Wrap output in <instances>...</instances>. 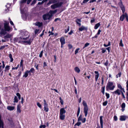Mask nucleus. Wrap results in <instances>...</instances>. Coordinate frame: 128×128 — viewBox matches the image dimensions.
Segmentation results:
<instances>
[{
	"label": "nucleus",
	"instance_id": "f257e3e1",
	"mask_svg": "<svg viewBox=\"0 0 128 128\" xmlns=\"http://www.w3.org/2000/svg\"><path fill=\"white\" fill-rule=\"evenodd\" d=\"M5 22L4 24V29L2 28L0 30V36L2 35H4L6 33V32H10L11 31L12 28L10 27L9 26V22H8L5 21Z\"/></svg>",
	"mask_w": 128,
	"mask_h": 128
},
{
	"label": "nucleus",
	"instance_id": "f03ea898",
	"mask_svg": "<svg viewBox=\"0 0 128 128\" xmlns=\"http://www.w3.org/2000/svg\"><path fill=\"white\" fill-rule=\"evenodd\" d=\"M65 108H62L60 110V118L61 120H64L65 118V114L66 112L65 110Z\"/></svg>",
	"mask_w": 128,
	"mask_h": 128
},
{
	"label": "nucleus",
	"instance_id": "7ed1b4c3",
	"mask_svg": "<svg viewBox=\"0 0 128 128\" xmlns=\"http://www.w3.org/2000/svg\"><path fill=\"white\" fill-rule=\"evenodd\" d=\"M115 87L113 85V82H108L106 86V90H113Z\"/></svg>",
	"mask_w": 128,
	"mask_h": 128
},
{
	"label": "nucleus",
	"instance_id": "20e7f679",
	"mask_svg": "<svg viewBox=\"0 0 128 128\" xmlns=\"http://www.w3.org/2000/svg\"><path fill=\"white\" fill-rule=\"evenodd\" d=\"M26 0H22V1L20 2V9L21 11V12L22 14H24V13H25L26 12V9L27 8H25L24 9H24H22V7L24 6V3H25Z\"/></svg>",
	"mask_w": 128,
	"mask_h": 128
},
{
	"label": "nucleus",
	"instance_id": "39448f33",
	"mask_svg": "<svg viewBox=\"0 0 128 128\" xmlns=\"http://www.w3.org/2000/svg\"><path fill=\"white\" fill-rule=\"evenodd\" d=\"M82 104L84 106V113L85 114V116L86 117L88 114V108L87 106L86 103L84 100L83 101Z\"/></svg>",
	"mask_w": 128,
	"mask_h": 128
},
{
	"label": "nucleus",
	"instance_id": "423d86ee",
	"mask_svg": "<svg viewBox=\"0 0 128 128\" xmlns=\"http://www.w3.org/2000/svg\"><path fill=\"white\" fill-rule=\"evenodd\" d=\"M63 4L62 2H60L56 3L52 5L51 6V7L52 9H54L55 8L60 7Z\"/></svg>",
	"mask_w": 128,
	"mask_h": 128
},
{
	"label": "nucleus",
	"instance_id": "0eeeda50",
	"mask_svg": "<svg viewBox=\"0 0 128 128\" xmlns=\"http://www.w3.org/2000/svg\"><path fill=\"white\" fill-rule=\"evenodd\" d=\"M52 16L49 14L44 15L43 16V18L44 20H46L47 19L49 20L51 18Z\"/></svg>",
	"mask_w": 128,
	"mask_h": 128
},
{
	"label": "nucleus",
	"instance_id": "6e6552de",
	"mask_svg": "<svg viewBox=\"0 0 128 128\" xmlns=\"http://www.w3.org/2000/svg\"><path fill=\"white\" fill-rule=\"evenodd\" d=\"M119 4L120 8H121L123 13H124L125 11V8L124 6L122 4V2L121 1L119 3Z\"/></svg>",
	"mask_w": 128,
	"mask_h": 128
},
{
	"label": "nucleus",
	"instance_id": "1a4fd4ad",
	"mask_svg": "<svg viewBox=\"0 0 128 128\" xmlns=\"http://www.w3.org/2000/svg\"><path fill=\"white\" fill-rule=\"evenodd\" d=\"M29 36H28V37H26V38L25 37H20L19 38V43H21L22 42H23L24 41H23L24 40H26L28 39V38Z\"/></svg>",
	"mask_w": 128,
	"mask_h": 128
},
{
	"label": "nucleus",
	"instance_id": "9d476101",
	"mask_svg": "<svg viewBox=\"0 0 128 128\" xmlns=\"http://www.w3.org/2000/svg\"><path fill=\"white\" fill-rule=\"evenodd\" d=\"M122 91L119 89H117L116 90L112 92L113 94H117L118 95L120 94L121 92Z\"/></svg>",
	"mask_w": 128,
	"mask_h": 128
},
{
	"label": "nucleus",
	"instance_id": "9b49d317",
	"mask_svg": "<svg viewBox=\"0 0 128 128\" xmlns=\"http://www.w3.org/2000/svg\"><path fill=\"white\" fill-rule=\"evenodd\" d=\"M4 123L1 119V116L0 115V128H4Z\"/></svg>",
	"mask_w": 128,
	"mask_h": 128
},
{
	"label": "nucleus",
	"instance_id": "f8f14e48",
	"mask_svg": "<svg viewBox=\"0 0 128 128\" xmlns=\"http://www.w3.org/2000/svg\"><path fill=\"white\" fill-rule=\"evenodd\" d=\"M95 74H96L95 75V80L96 82L98 80V78L99 76V74L98 72L96 71H94Z\"/></svg>",
	"mask_w": 128,
	"mask_h": 128
},
{
	"label": "nucleus",
	"instance_id": "ddd939ff",
	"mask_svg": "<svg viewBox=\"0 0 128 128\" xmlns=\"http://www.w3.org/2000/svg\"><path fill=\"white\" fill-rule=\"evenodd\" d=\"M11 36V35L10 34H7L6 35V36L4 37V38L5 40L7 41H8V38H10Z\"/></svg>",
	"mask_w": 128,
	"mask_h": 128
},
{
	"label": "nucleus",
	"instance_id": "4468645a",
	"mask_svg": "<svg viewBox=\"0 0 128 128\" xmlns=\"http://www.w3.org/2000/svg\"><path fill=\"white\" fill-rule=\"evenodd\" d=\"M60 41L61 42V44L63 45L65 44V40L64 37H61L60 40Z\"/></svg>",
	"mask_w": 128,
	"mask_h": 128
},
{
	"label": "nucleus",
	"instance_id": "2eb2a0df",
	"mask_svg": "<svg viewBox=\"0 0 128 128\" xmlns=\"http://www.w3.org/2000/svg\"><path fill=\"white\" fill-rule=\"evenodd\" d=\"M100 123L101 128H103V122L102 120V116H101L100 117Z\"/></svg>",
	"mask_w": 128,
	"mask_h": 128
},
{
	"label": "nucleus",
	"instance_id": "dca6fc26",
	"mask_svg": "<svg viewBox=\"0 0 128 128\" xmlns=\"http://www.w3.org/2000/svg\"><path fill=\"white\" fill-rule=\"evenodd\" d=\"M126 116H120V120L124 121L126 118Z\"/></svg>",
	"mask_w": 128,
	"mask_h": 128
},
{
	"label": "nucleus",
	"instance_id": "f3484780",
	"mask_svg": "<svg viewBox=\"0 0 128 128\" xmlns=\"http://www.w3.org/2000/svg\"><path fill=\"white\" fill-rule=\"evenodd\" d=\"M87 28L83 26H82L79 28V30L80 31H82L84 30H87Z\"/></svg>",
	"mask_w": 128,
	"mask_h": 128
},
{
	"label": "nucleus",
	"instance_id": "a211bd4d",
	"mask_svg": "<svg viewBox=\"0 0 128 128\" xmlns=\"http://www.w3.org/2000/svg\"><path fill=\"white\" fill-rule=\"evenodd\" d=\"M118 87L120 89V90L122 91H123L124 92H125L124 89L122 88L121 85L120 84H118Z\"/></svg>",
	"mask_w": 128,
	"mask_h": 128
},
{
	"label": "nucleus",
	"instance_id": "6ab92c4d",
	"mask_svg": "<svg viewBox=\"0 0 128 128\" xmlns=\"http://www.w3.org/2000/svg\"><path fill=\"white\" fill-rule=\"evenodd\" d=\"M15 107L14 106H7V108L10 110H12L15 108Z\"/></svg>",
	"mask_w": 128,
	"mask_h": 128
},
{
	"label": "nucleus",
	"instance_id": "aec40b11",
	"mask_svg": "<svg viewBox=\"0 0 128 128\" xmlns=\"http://www.w3.org/2000/svg\"><path fill=\"white\" fill-rule=\"evenodd\" d=\"M21 106L20 104H18L17 106V111L18 112L20 113L21 112V110L20 108Z\"/></svg>",
	"mask_w": 128,
	"mask_h": 128
},
{
	"label": "nucleus",
	"instance_id": "412c9836",
	"mask_svg": "<svg viewBox=\"0 0 128 128\" xmlns=\"http://www.w3.org/2000/svg\"><path fill=\"white\" fill-rule=\"evenodd\" d=\"M81 22V20L80 19H77L76 20V23L78 24L80 26L81 25L80 22Z\"/></svg>",
	"mask_w": 128,
	"mask_h": 128
},
{
	"label": "nucleus",
	"instance_id": "4be33fe9",
	"mask_svg": "<svg viewBox=\"0 0 128 128\" xmlns=\"http://www.w3.org/2000/svg\"><path fill=\"white\" fill-rule=\"evenodd\" d=\"M57 12V10H50L49 11V13H50L51 14V15L52 16V14H55L56 12Z\"/></svg>",
	"mask_w": 128,
	"mask_h": 128
},
{
	"label": "nucleus",
	"instance_id": "5701e85b",
	"mask_svg": "<svg viewBox=\"0 0 128 128\" xmlns=\"http://www.w3.org/2000/svg\"><path fill=\"white\" fill-rule=\"evenodd\" d=\"M125 106L126 105L125 103H123L121 105V107L122 108V112H123L124 110V108H125Z\"/></svg>",
	"mask_w": 128,
	"mask_h": 128
},
{
	"label": "nucleus",
	"instance_id": "b1692460",
	"mask_svg": "<svg viewBox=\"0 0 128 128\" xmlns=\"http://www.w3.org/2000/svg\"><path fill=\"white\" fill-rule=\"evenodd\" d=\"M42 25V23L40 22H36L35 23V25L36 26H38V27H40Z\"/></svg>",
	"mask_w": 128,
	"mask_h": 128
},
{
	"label": "nucleus",
	"instance_id": "393cba45",
	"mask_svg": "<svg viewBox=\"0 0 128 128\" xmlns=\"http://www.w3.org/2000/svg\"><path fill=\"white\" fill-rule=\"evenodd\" d=\"M125 17V14H122L120 16V20L122 21H123Z\"/></svg>",
	"mask_w": 128,
	"mask_h": 128
},
{
	"label": "nucleus",
	"instance_id": "a878e982",
	"mask_svg": "<svg viewBox=\"0 0 128 128\" xmlns=\"http://www.w3.org/2000/svg\"><path fill=\"white\" fill-rule=\"evenodd\" d=\"M75 71L78 73H79L80 72V69L78 67H76L74 68Z\"/></svg>",
	"mask_w": 128,
	"mask_h": 128
},
{
	"label": "nucleus",
	"instance_id": "bb28decb",
	"mask_svg": "<svg viewBox=\"0 0 128 128\" xmlns=\"http://www.w3.org/2000/svg\"><path fill=\"white\" fill-rule=\"evenodd\" d=\"M28 73H29L28 70H27L25 72L24 74L23 75V77L26 78L28 76Z\"/></svg>",
	"mask_w": 128,
	"mask_h": 128
},
{
	"label": "nucleus",
	"instance_id": "cd10ccee",
	"mask_svg": "<svg viewBox=\"0 0 128 128\" xmlns=\"http://www.w3.org/2000/svg\"><path fill=\"white\" fill-rule=\"evenodd\" d=\"M100 24L99 23L96 24L94 27V28L95 29H97L100 26Z\"/></svg>",
	"mask_w": 128,
	"mask_h": 128
},
{
	"label": "nucleus",
	"instance_id": "c85d7f7f",
	"mask_svg": "<svg viewBox=\"0 0 128 128\" xmlns=\"http://www.w3.org/2000/svg\"><path fill=\"white\" fill-rule=\"evenodd\" d=\"M19 38H14V42H18L19 43Z\"/></svg>",
	"mask_w": 128,
	"mask_h": 128
},
{
	"label": "nucleus",
	"instance_id": "c756f323",
	"mask_svg": "<svg viewBox=\"0 0 128 128\" xmlns=\"http://www.w3.org/2000/svg\"><path fill=\"white\" fill-rule=\"evenodd\" d=\"M28 72L30 73V72L32 73H34V70L33 68H31L30 70H28Z\"/></svg>",
	"mask_w": 128,
	"mask_h": 128
},
{
	"label": "nucleus",
	"instance_id": "7c9ffc66",
	"mask_svg": "<svg viewBox=\"0 0 128 128\" xmlns=\"http://www.w3.org/2000/svg\"><path fill=\"white\" fill-rule=\"evenodd\" d=\"M48 106H44V110L46 112H48Z\"/></svg>",
	"mask_w": 128,
	"mask_h": 128
},
{
	"label": "nucleus",
	"instance_id": "2f4dec72",
	"mask_svg": "<svg viewBox=\"0 0 128 128\" xmlns=\"http://www.w3.org/2000/svg\"><path fill=\"white\" fill-rule=\"evenodd\" d=\"M18 100L17 97L16 96H14V102H18Z\"/></svg>",
	"mask_w": 128,
	"mask_h": 128
},
{
	"label": "nucleus",
	"instance_id": "473e14b6",
	"mask_svg": "<svg viewBox=\"0 0 128 128\" xmlns=\"http://www.w3.org/2000/svg\"><path fill=\"white\" fill-rule=\"evenodd\" d=\"M9 56L10 58V62H12L13 60V59L12 58V54H10L9 55Z\"/></svg>",
	"mask_w": 128,
	"mask_h": 128
},
{
	"label": "nucleus",
	"instance_id": "72a5a7b5",
	"mask_svg": "<svg viewBox=\"0 0 128 128\" xmlns=\"http://www.w3.org/2000/svg\"><path fill=\"white\" fill-rule=\"evenodd\" d=\"M27 32H21V34H22L23 36H24L26 35V34H27Z\"/></svg>",
	"mask_w": 128,
	"mask_h": 128
},
{
	"label": "nucleus",
	"instance_id": "f704fd0d",
	"mask_svg": "<svg viewBox=\"0 0 128 128\" xmlns=\"http://www.w3.org/2000/svg\"><path fill=\"white\" fill-rule=\"evenodd\" d=\"M23 42L29 45H30L31 44V42L30 41V40H29L28 41H24Z\"/></svg>",
	"mask_w": 128,
	"mask_h": 128
},
{
	"label": "nucleus",
	"instance_id": "c9c22d12",
	"mask_svg": "<svg viewBox=\"0 0 128 128\" xmlns=\"http://www.w3.org/2000/svg\"><path fill=\"white\" fill-rule=\"evenodd\" d=\"M80 107H79L78 108L77 113V116L78 117L79 116L80 112Z\"/></svg>",
	"mask_w": 128,
	"mask_h": 128
},
{
	"label": "nucleus",
	"instance_id": "e433bc0d",
	"mask_svg": "<svg viewBox=\"0 0 128 128\" xmlns=\"http://www.w3.org/2000/svg\"><path fill=\"white\" fill-rule=\"evenodd\" d=\"M82 115L80 114V116L78 118V121L79 122L80 121L82 120Z\"/></svg>",
	"mask_w": 128,
	"mask_h": 128
},
{
	"label": "nucleus",
	"instance_id": "4c0bfd02",
	"mask_svg": "<svg viewBox=\"0 0 128 128\" xmlns=\"http://www.w3.org/2000/svg\"><path fill=\"white\" fill-rule=\"evenodd\" d=\"M105 86H104L102 87V93L104 95V90H105Z\"/></svg>",
	"mask_w": 128,
	"mask_h": 128
},
{
	"label": "nucleus",
	"instance_id": "58836bf2",
	"mask_svg": "<svg viewBox=\"0 0 128 128\" xmlns=\"http://www.w3.org/2000/svg\"><path fill=\"white\" fill-rule=\"evenodd\" d=\"M44 106H48V104H47L46 102V101L45 100H44Z\"/></svg>",
	"mask_w": 128,
	"mask_h": 128
},
{
	"label": "nucleus",
	"instance_id": "ea45409f",
	"mask_svg": "<svg viewBox=\"0 0 128 128\" xmlns=\"http://www.w3.org/2000/svg\"><path fill=\"white\" fill-rule=\"evenodd\" d=\"M120 46H123L124 45L122 43V39H121L120 40V42L119 44Z\"/></svg>",
	"mask_w": 128,
	"mask_h": 128
},
{
	"label": "nucleus",
	"instance_id": "a19ab883",
	"mask_svg": "<svg viewBox=\"0 0 128 128\" xmlns=\"http://www.w3.org/2000/svg\"><path fill=\"white\" fill-rule=\"evenodd\" d=\"M108 103L107 101H106L105 102H103L102 103V104L103 106H105Z\"/></svg>",
	"mask_w": 128,
	"mask_h": 128
},
{
	"label": "nucleus",
	"instance_id": "79ce46f5",
	"mask_svg": "<svg viewBox=\"0 0 128 128\" xmlns=\"http://www.w3.org/2000/svg\"><path fill=\"white\" fill-rule=\"evenodd\" d=\"M69 30H70V27H69V26H68L67 29V30L65 29V32L66 33H67Z\"/></svg>",
	"mask_w": 128,
	"mask_h": 128
},
{
	"label": "nucleus",
	"instance_id": "37998d69",
	"mask_svg": "<svg viewBox=\"0 0 128 128\" xmlns=\"http://www.w3.org/2000/svg\"><path fill=\"white\" fill-rule=\"evenodd\" d=\"M46 1L45 0H43L41 2H39L38 3V4L40 5L43 4L44 2Z\"/></svg>",
	"mask_w": 128,
	"mask_h": 128
},
{
	"label": "nucleus",
	"instance_id": "c03bdc74",
	"mask_svg": "<svg viewBox=\"0 0 128 128\" xmlns=\"http://www.w3.org/2000/svg\"><path fill=\"white\" fill-rule=\"evenodd\" d=\"M81 124V123L80 122H78L77 123H76L74 125V126H79Z\"/></svg>",
	"mask_w": 128,
	"mask_h": 128
},
{
	"label": "nucleus",
	"instance_id": "a18cd8bd",
	"mask_svg": "<svg viewBox=\"0 0 128 128\" xmlns=\"http://www.w3.org/2000/svg\"><path fill=\"white\" fill-rule=\"evenodd\" d=\"M52 0H51L48 3V4H50L52 3L56 2H57L56 0L54 1L53 2H52Z\"/></svg>",
	"mask_w": 128,
	"mask_h": 128
},
{
	"label": "nucleus",
	"instance_id": "49530a36",
	"mask_svg": "<svg viewBox=\"0 0 128 128\" xmlns=\"http://www.w3.org/2000/svg\"><path fill=\"white\" fill-rule=\"evenodd\" d=\"M59 99L60 100V103L62 105H63V102L62 100V98L60 97Z\"/></svg>",
	"mask_w": 128,
	"mask_h": 128
},
{
	"label": "nucleus",
	"instance_id": "de8ad7c7",
	"mask_svg": "<svg viewBox=\"0 0 128 128\" xmlns=\"http://www.w3.org/2000/svg\"><path fill=\"white\" fill-rule=\"evenodd\" d=\"M37 105L39 108H42V105L39 103L37 102Z\"/></svg>",
	"mask_w": 128,
	"mask_h": 128
},
{
	"label": "nucleus",
	"instance_id": "09e8293b",
	"mask_svg": "<svg viewBox=\"0 0 128 128\" xmlns=\"http://www.w3.org/2000/svg\"><path fill=\"white\" fill-rule=\"evenodd\" d=\"M17 96H18V98L19 100L20 99V95L19 93H17L16 94Z\"/></svg>",
	"mask_w": 128,
	"mask_h": 128
},
{
	"label": "nucleus",
	"instance_id": "8fccbe9b",
	"mask_svg": "<svg viewBox=\"0 0 128 128\" xmlns=\"http://www.w3.org/2000/svg\"><path fill=\"white\" fill-rule=\"evenodd\" d=\"M121 74H122L121 72H120V73H119L118 74H117L116 75V78H118V76L119 77H120L121 76Z\"/></svg>",
	"mask_w": 128,
	"mask_h": 128
},
{
	"label": "nucleus",
	"instance_id": "3c124183",
	"mask_svg": "<svg viewBox=\"0 0 128 128\" xmlns=\"http://www.w3.org/2000/svg\"><path fill=\"white\" fill-rule=\"evenodd\" d=\"M80 48H78L77 49H76V50H75V54H76L77 53L79 50H80Z\"/></svg>",
	"mask_w": 128,
	"mask_h": 128
},
{
	"label": "nucleus",
	"instance_id": "603ef678",
	"mask_svg": "<svg viewBox=\"0 0 128 128\" xmlns=\"http://www.w3.org/2000/svg\"><path fill=\"white\" fill-rule=\"evenodd\" d=\"M43 53V50L39 54V57L40 58H41L42 57Z\"/></svg>",
	"mask_w": 128,
	"mask_h": 128
},
{
	"label": "nucleus",
	"instance_id": "864d4df0",
	"mask_svg": "<svg viewBox=\"0 0 128 128\" xmlns=\"http://www.w3.org/2000/svg\"><path fill=\"white\" fill-rule=\"evenodd\" d=\"M125 17L126 18L127 21L128 22V16L126 13H125Z\"/></svg>",
	"mask_w": 128,
	"mask_h": 128
},
{
	"label": "nucleus",
	"instance_id": "5fc2aeb1",
	"mask_svg": "<svg viewBox=\"0 0 128 128\" xmlns=\"http://www.w3.org/2000/svg\"><path fill=\"white\" fill-rule=\"evenodd\" d=\"M106 96L107 97V98L108 99L110 97V94H109L107 93H106Z\"/></svg>",
	"mask_w": 128,
	"mask_h": 128
},
{
	"label": "nucleus",
	"instance_id": "6e6d98bb",
	"mask_svg": "<svg viewBox=\"0 0 128 128\" xmlns=\"http://www.w3.org/2000/svg\"><path fill=\"white\" fill-rule=\"evenodd\" d=\"M89 44H90L89 43H87L86 44H85L84 45V47H83V48L84 49L87 46H88L89 45Z\"/></svg>",
	"mask_w": 128,
	"mask_h": 128
},
{
	"label": "nucleus",
	"instance_id": "4d7b16f0",
	"mask_svg": "<svg viewBox=\"0 0 128 128\" xmlns=\"http://www.w3.org/2000/svg\"><path fill=\"white\" fill-rule=\"evenodd\" d=\"M8 45H6L5 46H2L0 48V50L4 48L5 46H7Z\"/></svg>",
	"mask_w": 128,
	"mask_h": 128
},
{
	"label": "nucleus",
	"instance_id": "13d9d810",
	"mask_svg": "<svg viewBox=\"0 0 128 128\" xmlns=\"http://www.w3.org/2000/svg\"><path fill=\"white\" fill-rule=\"evenodd\" d=\"M36 0H34L32 2V3L31 5H34L36 2Z\"/></svg>",
	"mask_w": 128,
	"mask_h": 128
},
{
	"label": "nucleus",
	"instance_id": "bf43d9fd",
	"mask_svg": "<svg viewBox=\"0 0 128 128\" xmlns=\"http://www.w3.org/2000/svg\"><path fill=\"white\" fill-rule=\"evenodd\" d=\"M86 119L85 118H84L83 119H82V121L83 123H84L86 121Z\"/></svg>",
	"mask_w": 128,
	"mask_h": 128
},
{
	"label": "nucleus",
	"instance_id": "052dcab7",
	"mask_svg": "<svg viewBox=\"0 0 128 128\" xmlns=\"http://www.w3.org/2000/svg\"><path fill=\"white\" fill-rule=\"evenodd\" d=\"M21 74V72H19V74L18 76H16V77L17 78H18L19 76H20Z\"/></svg>",
	"mask_w": 128,
	"mask_h": 128
},
{
	"label": "nucleus",
	"instance_id": "680f3d73",
	"mask_svg": "<svg viewBox=\"0 0 128 128\" xmlns=\"http://www.w3.org/2000/svg\"><path fill=\"white\" fill-rule=\"evenodd\" d=\"M102 50V53H104L106 51V50L104 49L103 48H102L101 49Z\"/></svg>",
	"mask_w": 128,
	"mask_h": 128
},
{
	"label": "nucleus",
	"instance_id": "e2e57ef3",
	"mask_svg": "<svg viewBox=\"0 0 128 128\" xmlns=\"http://www.w3.org/2000/svg\"><path fill=\"white\" fill-rule=\"evenodd\" d=\"M58 20H60V18H56V19H55L54 20V21L55 22H56Z\"/></svg>",
	"mask_w": 128,
	"mask_h": 128
},
{
	"label": "nucleus",
	"instance_id": "0e129e2a",
	"mask_svg": "<svg viewBox=\"0 0 128 128\" xmlns=\"http://www.w3.org/2000/svg\"><path fill=\"white\" fill-rule=\"evenodd\" d=\"M89 0H84L83 1L82 3H86Z\"/></svg>",
	"mask_w": 128,
	"mask_h": 128
},
{
	"label": "nucleus",
	"instance_id": "69168bd1",
	"mask_svg": "<svg viewBox=\"0 0 128 128\" xmlns=\"http://www.w3.org/2000/svg\"><path fill=\"white\" fill-rule=\"evenodd\" d=\"M121 94H122V96L123 98H125V96L124 95V94L122 92V91L121 92Z\"/></svg>",
	"mask_w": 128,
	"mask_h": 128
},
{
	"label": "nucleus",
	"instance_id": "338daca9",
	"mask_svg": "<svg viewBox=\"0 0 128 128\" xmlns=\"http://www.w3.org/2000/svg\"><path fill=\"white\" fill-rule=\"evenodd\" d=\"M68 46L69 49H71L72 47V46L70 44H69Z\"/></svg>",
	"mask_w": 128,
	"mask_h": 128
},
{
	"label": "nucleus",
	"instance_id": "774afa93",
	"mask_svg": "<svg viewBox=\"0 0 128 128\" xmlns=\"http://www.w3.org/2000/svg\"><path fill=\"white\" fill-rule=\"evenodd\" d=\"M126 90H128V80L126 82Z\"/></svg>",
	"mask_w": 128,
	"mask_h": 128
}]
</instances>
